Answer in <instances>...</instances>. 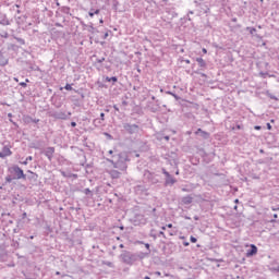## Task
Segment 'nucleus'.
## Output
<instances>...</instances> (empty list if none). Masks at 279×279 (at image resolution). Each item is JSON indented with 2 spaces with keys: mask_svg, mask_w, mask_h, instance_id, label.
<instances>
[{
  "mask_svg": "<svg viewBox=\"0 0 279 279\" xmlns=\"http://www.w3.org/2000/svg\"><path fill=\"white\" fill-rule=\"evenodd\" d=\"M32 160H34V157L28 156V157H26V159H25L24 161H22V165L27 166V165H28V162H29V161H32Z\"/></svg>",
  "mask_w": 279,
  "mask_h": 279,
  "instance_id": "24",
  "label": "nucleus"
},
{
  "mask_svg": "<svg viewBox=\"0 0 279 279\" xmlns=\"http://www.w3.org/2000/svg\"><path fill=\"white\" fill-rule=\"evenodd\" d=\"M61 175H62L63 178H72V173H71V172L61 171Z\"/></svg>",
  "mask_w": 279,
  "mask_h": 279,
  "instance_id": "28",
  "label": "nucleus"
},
{
  "mask_svg": "<svg viewBox=\"0 0 279 279\" xmlns=\"http://www.w3.org/2000/svg\"><path fill=\"white\" fill-rule=\"evenodd\" d=\"M29 70L31 71H40V68L38 65H31Z\"/></svg>",
  "mask_w": 279,
  "mask_h": 279,
  "instance_id": "31",
  "label": "nucleus"
},
{
  "mask_svg": "<svg viewBox=\"0 0 279 279\" xmlns=\"http://www.w3.org/2000/svg\"><path fill=\"white\" fill-rule=\"evenodd\" d=\"M41 154L51 162V160H53V154H56V147L48 146L46 149L41 150Z\"/></svg>",
  "mask_w": 279,
  "mask_h": 279,
  "instance_id": "8",
  "label": "nucleus"
},
{
  "mask_svg": "<svg viewBox=\"0 0 279 279\" xmlns=\"http://www.w3.org/2000/svg\"><path fill=\"white\" fill-rule=\"evenodd\" d=\"M137 191H143V186L138 185Z\"/></svg>",
  "mask_w": 279,
  "mask_h": 279,
  "instance_id": "57",
  "label": "nucleus"
},
{
  "mask_svg": "<svg viewBox=\"0 0 279 279\" xmlns=\"http://www.w3.org/2000/svg\"><path fill=\"white\" fill-rule=\"evenodd\" d=\"M71 126L72 128H77V123L76 122H71Z\"/></svg>",
  "mask_w": 279,
  "mask_h": 279,
  "instance_id": "44",
  "label": "nucleus"
},
{
  "mask_svg": "<svg viewBox=\"0 0 279 279\" xmlns=\"http://www.w3.org/2000/svg\"><path fill=\"white\" fill-rule=\"evenodd\" d=\"M105 82H112V84L114 85L116 83L119 82V78L117 76H106L105 77Z\"/></svg>",
  "mask_w": 279,
  "mask_h": 279,
  "instance_id": "17",
  "label": "nucleus"
},
{
  "mask_svg": "<svg viewBox=\"0 0 279 279\" xmlns=\"http://www.w3.org/2000/svg\"><path fill=\"white\" fill-rule=\"evenodd\" d=\"M13 180H16V179L13 178L11 174H8V175L5 177V183H7V184H11V182H12Z\"/></svg>",
  "mask_w": 279,
  "mask_h": 279,
  "instance_id": "22",
  "label": "nucleus"
},
{
  "mask_svg": "<svg viewBox=\"0 0 279 279\" xmlns=\"http://www.w3.org/2000/svg\"><path fill=\"white\" fill-rule=\"evenodd\" d=\"M107 162H110V165H112L114 169H119V171H128L130 156H128V153H120L113 155L111 159H107Z\"/></svg>",
  "mask_w": 279,
  "mask_h": 279,
  "instance_id": "2",
  "label": "nucleus"
},
{
  "mask_svg": "<svg viewBox=\"0 0 279 279\" xmlns=\"http://www.w3.org/2000/svg\"><path fill=\"white\" fill-rule=\"evenodd\" d=\"M0 25H10V20L4 14H0Z\"/></svg>",
  "mask_w": 279,
  "mask_h": 279,
  "instance_id": "14",
  "label": "nucleus"
},
{
  "mask_svg": "<svg viewBox=\"0 0 279 279\" xmlns=\"http://www.w3.org/2000/svg\"><path fill=\"white\" fill-rule=\"evenodd\" d=\"M140 245H145V247H146V250H147V252H146V254H148V256H149V254H151V248H149L150 246H149V243H145V242H143V241H138L137 242Z\"/></svg>",
  "mask_w": 279,
  "mask_h": 279,
  "instance_id": "18",
  "label": "nucleus"
},
{
  "mask_svg": "<svg viewBox=\"0 0 279 279\" xmlns=\"http://www.w3.org/2000/svg\"><path fill=\"white\" fill-rule=\"evenodd\" d=\"M182 203L185 204V205H189V204H193V198L191 195H187V196H184L182 198Z\"/></svg>",
  "mask_w": 279,
  "mask_h": 279,
  "instance_id": "16",
  "label": "nucleus"
},
{
  "mask_svg": "<svg viewBox=\"0 0 279 279\" xmlns=\"http://www.w3.org/2000/svg\"><path fill=\"white\" fill-rule=\"evenodd\" d=\"M119 5H120L119 0L112 1V8H113L114 12H117V10H119Z\"/></svg>",
  "mask_w": 279,
  "mask_h": 279,
  "instance_id": "21",
  "label": "nucleus"
},
{
  "mask_svg": "<svg viewBox=\"0 0 279 279\" xmlns=\"http://www.w3.org/2000/svg\"><path fill=\"white\" fill-rule=\"evenodd\" d=\"M1 38H10V34H8V32L2 33Z\"/></svg>",
  "mask_w": 279,
  "mask_h": 279,
  "instance_id": "33",
  "label": "nucleus"
},
{
  "mask_svg": "<svg viewBox=\"0 0 279 279\" xmlns=\"http://www.w3.org/2000/svg\"><path fill=\"white\" fill-rule=\"evenodd\" d=\"M183 245H184V247H189V245H191V243H189V242H183Z\"/></svg>",
  "mask_w": 279,
  "mask_h": 279,
  "instance_id": "43",
  "label": "nucleus"
},
{
  "mask_svg": "<svg viewBox=\"0 0 279 279\" xmlns=\"http://www.w3.org/2000/svg\"><path fill=\"white\" fill-rule=\"evenodd\" d=\"M271 210L277 211L279 210V207H271Z\"/></svg>",
  "mask_w": 279,
  "mask_h": 279,
  "instance_id": "51",
  "label": "nucleus"
},
{
  "mask_svg": "<svg viewBox=\"0 0 279 279\" xmlns=\"http://www.w3.org/2000/svg\"><path fill=\"white\" fill-rule=\"evenodd\" d=\"M101 10L99 9H90L88 12V15L90 16V19H93V16H95V14H100Z\"/></svg>",
  "mask_w": 279,
  "mask_h": 279,
  "instance_id": "19",
  "label": "nucleus"
},
{
  "mask_svg": "<svg viewBox=\"0 0 279 279\" xmlns=\"http://www.w3.org/2000/svg\"><path fill=\"white\" fill-rule=\"evenodd\" d=\"M159 236H163V239H167V236L165 235V232H163V231H160V232H159Z\"/></svg>",
  "mask_w": 279,
  "mask_h": 279,
  "instance_id": "42",
  "label": "nucleus"
},
{
  "mask_svg": "<svg viewBox=\"0 0 279 279\" xmlns=\"http://www.w3.org/2000/svg\"><path fill=\"white\" fill-rule=\"evenodd\" d=\"M162 138H165V135H162V134H157V141H162Z\"/></svg>",
  "mask_w": 279,
  "mask_h": 279,
  "instance_id": "40",
  "label": "nucleus"
},
{
  "mask_svg": "<svg viewBox=\"0 0 279 279\" xmlns=\"http://www.w3.org/2000/svg\"><path fill=\"white\" fill-rule=\"evenodd\" d=\"M102 123H104V121L99 118H96L93 121V125H95V128H99Z\"/></svg>",
  "mask_w": 279,
  "mask_h": 279,
  "instance_id": "20",
  "label": "nucleus"
},
{
  "mask_svg": "<svg viewBox=\"0 0 279 279\" xmlns=\"http://www.w3.org/2000/svg\"><path fill=\"white\" fill-rule=\"evenodd\" d=\"M190 241H191V243H195L197 241V238L191 235Z\"/></svg>",
  "mask_w": 279,
  "mask_h": 279,
  "instance_id": "39",
  "label": "nucleus"
},
{
  "mask_svg": "<svg viewBox=\"0 0 279 279\" xmlns=\"http://www.w3.org/2000/svg\"><path fill=\"white\" fill-rule=\"evenodd\" d=\"M195 135L201 136V138H204V141H208V138H210V133H208L202 129H197L195 131Z\"/></svg>",
  "mask_w": 279,
  "mask_h": 279,
  "instance_id": "10",
  "label": "nucleus"
},
{
  "mask_svg": "<svg viewBox=\"0 0 279 279\" xmlns=\"http://www.w3.org/2000/svg\"><path fill=\"white\" fill-rule=\"evenodd\" d=\"M27 217V213H23L22 218L25 219Z\"/></svg>",
  "mask_w": 279,
  "mask_h": 279,
  "instance_id": "52",
  "label": "nucleus"
},
{
  "mask_svg": "<svg viewBox=\"0 0 279 279\" xmlns=\"http://www.w3.org/2000/svg\"><path fill=\"white\" fill-rule=\"evenodd\" d=\"M113 109L116 110V112H119V107L117 105H113Z\"/></svg>",
  "mask_w": 279,
  "mask_h": 279,
  "instance_id": "47",
  "label": "nucleus"
},
{
  "mask_svg": "<svg viewBox=\"0 0 279 279\" xmlns=\"http://www.w3.org/2000/svg\"><path fill=\"white\" fill-rule=\"evenodd\" d=\"M166 94H167V95H171L172 97H174V99H175L177 101H180V96H178L175 93H173V92H166Z\"/></svg>",
  "mask_w": 279,
  "mask_h": 279,
  "instance_id": "23",
  "label": "nucleus"
},
{
  "mask_svg": "<svg viewBox=\"0 0 279 279\" xmlns=\"http://www.w3.org/2000/svg\"><path fill=\"white\" fill-rule=\"evenodd\" d=\"M102 62H106V58L105 57L96 58V64H102Z\"/></svg>",
  "mask_w": 279,
  "mask_h": 279,
  "instance_id": "26",
  "label": "nucleus"
},
{
  "mask_svg": "<svg viewBox=\"0 0 279 279\" xmlns=\"http://www.w3.org/2000/svg\"><path fill=\"white\" fill-rule=\"evenodd\" d=\"M27 173H29V175L28 177L26 175V180H34V181L38 180V174L35 173L34 171L27 170Z\"/></svg>",
  "mask_w": 279,
  "mask_h": 279,
  "instance_id": "13",
  "label": "nucleus"
},
{
  "mask_svg": "<svg viewBox=\"0 0 279 279\" xmlns=\"http://www.w3.org/2000/svg\"><path fill=\"white\" fill-rule=\"evenodd\" d=\"M72 178L77 179V174L72 173Z\"/></svg>",
  "mask_w": 279,
  "mask_h": 279,
  "instance_id": "62",
  "label": "nucleus"
},
{
  "mask_svg": "<svg viewBox=\"0 0 279 279\" xmlns=\"http://www.w3.org/2000/svg\"><path fill=\"white\" fill-rule=\"evenodd\" d=\"M270 270L275 271L276 274H279V265L277 267H272Z\"/></svg>",
  "mask_w": 279,
  "mask_h": 279,
  "instance_id": "36",
  "label": "nucleus"
},
{
  "mask_svg": "<svg viewBox=\"0 0 279 279\" xmlns=\"http://www.w3.org/2000/svg\"><path fill=\"white\" fill-rule=\"evenodd\" d=\"M254 130H262V126L260 125H255Z\"/></svg>",
  "mask_w": 279,
  "mask_h": 279,
  "instance_id": "48",
  "label": "nucleus"
},
{
  "mask_svg": "<svg viewBox=\"0 0 279 279\" xmlns=\"http://www.w3.org/2000/svg\"><path fill=\"white\" fill-rule=\"evenodd\" d=\"M83 193H84L85 195H90L92 191H90V189L86 187V189L83 191Z\"/></svg>",
  "mask_w": 279,
  "mask_h": 279,
  "instance_id": "34",
  "label": "nucleus"
},
{
  "mask_svg": "<svg viewBox=\"0 0 279 279\" xmlns=\"http://www.w3.org/2000/svg\"><path fill=\"white\" fill-rule=\"evenodd\" d=\"M8 64V58L3 56V53L0 52V66H7Z\"/></svg>",
  "mask_w": 279,
  "mask_h": 279,
  "instance_id": "15",
  "label": "nucleus"
},
{
  "mask_svg": "<svg viewBox=\"0 0 279 279\" xmlns=\"http://www.w3.org/2000/svg\"><path fill=\"white\" fill-rule=\"evenodd\" d=\"M123 130H125L128 134H138L141 126H138V124L123 123Z\"/></svg>",
  "mask_w": 279,
  "mask_h": 279,
  "instance_id": "6",
  "label": "nucleus"
},
{
  "mask_svg": "<svg viewBox=\"0 0 279 279\" xmlns=\"http://www.w3.org/2000/svg\"><path fill=\"white\" fill-rule=\"evenodd\" d=\"M119 247H120L121 250H123V247H125V245L120 244Z\"/></svg>",
  "mask_w": 279,
  "mask_h": 279,
  "instance_id": "60",
  "label": "nucleus"
},
{
  "mask_svg": "<svg viewBox=\"0 0 279 279\" xmlns=\"http://www.w3.org/2000/svg\"><path fill=\"white\" fill-rule=\"evenodd\" d=\"M203 53H208V50L206 48H203Z\"/></svg>",
  "mask_w": 279,
  "mask_h": 279,
  "instance_id": "58",
  "label": "nucleus"
},
{
  "mask_svg": "<svg viewBox=\"0 0 279 279\" xmlns=\"http://www.w3.org/2000/svg\"><path fill=\"white\" fill-rule=\"evenodd\" d=\"M109 175L112 180H119V178H121V172L118 170H110Z\"/></svg>",
  "mask_w": 279,
  "mask_h": 279,
  "instance_id": "12",
  "label": "nucleus"
},
{
  "mask_svg": "<svg viewBox=\"0 0 279 279\" xmlns=\"http://www.w3.org/2000/svg\"><path fill=\"white\" fill-rule=\"evenodd\" d=\"M8 171L15 180H27V174L16 165L9 167Z\"/></svg>",
  "mask_w": 279,
  "mask_h": 279,
  "instance_id": "3",
  "label": "nucleus"
},
{
  "mask_svg": "<svg viewBox=\"0 0 279 279\" xmlns=\"http://www.w3.org/2000/svg\"><path fill=\"white\" fill-rule=\"evenodd\" d=\"M195 221H199V216H194Z\"/></svg>",
  "mask_w": 279,
  "mask_h": 279,
  "instance_id": "53",
  "label": "nucleus"
},
{
  "mask_svg": "<svg viewBox=\"0 0 279 279\" xmlns=\"http://www.w3.org/2000/svg\"><path fill=\"white\" fill-rule=\"evenodd\" d=\"M268 97L270 99H274L275 101H278V97H276L275 95L268 94Z\"/></svg>",
  "mask_w": 279,
  "mask_h": 279,
  "instance_id": "37",
  "label": "nucleus"
},
{
  "mask_svg": "<svg viewBox=\"0 0 279 279\" xmlns=\"http://www.w3.org/2000/svg\"><path fill=\"white\" fill-rule=\"evenodd\" d=\"M184 62H185L186 64H191V60H189V59L184 60Z\"/></svg>",
  "mask_w": 279,
  "mask_h": 279,
  "instance_id": "56",
  "label": "nucleus"
},
{
  "mask_svg": "<svg viewBox=\"0 0 279 279\" xmlns=\"http://www.w3.org/2000/svg\"><path fill=\"white\" fill-rule=\"evenodd\" d=\"M109 34L106 33L105 36H104V39L106 40V38H108Z\"/></svg>",
  "mask_w": 279,
  "mask_h": 279,
  "instance_id": "59",
  "label": "nucleus"
},
{
  "mask_svg": "<svg viewBox=\"0 0 279 279\" xmlns=\"http://www.w3.org/2000/svg\"><path fill=\"white\" fill-rule=\"evenodd\" d=\"M100 121H106V113L104 112L100 113Z\"/></svg>",
  "mask_w": 279,
  "mask_h": 279,
  "instance_id": "38",
  "label": "nucleus"
},
{
  "mask_svg": "<svg viewBox=\"0 0 279 279\" xmlns=\"http://www.w3.org/2000/svg\"><path fill=\"white\" fill-rule=\"evenodd\" d=\"M267 130H271V124L267 123Z\"/></svg>",
  "mask_w": 279,
  "mask_h": 279,
  "instance_id": "55",
  "label": "nucleus"
},
{
  "mask_svg": "<svg viewBox=\"0 0 279 279\" xmlns=\"http://www.w3.org/2000/svg\"><path fill=\"white\" fill-rule=\"evenodd\" d=\"M258 254V247L255 244H251L250 250L246 251V258H252Z\"/></svg>",
  "mask_w": 279,
  "mask_h": 279,
  "instance_id": "9",
  "label": "nucleus"
},
{
  "mask_svg": "<svg viewBox=\"0 0 279 279\" xmlns=\"http://www.w3.org/2000/svg\"><path fill=\"white\" fill-rule=\"evenodd\" d=\"M147 256H149V253H145V252L134 253L132 251L123 250L119 255V259L123 263V265H128L129 267H132L133 265H136L138 260H144V258H147Z\"/></svg>",
  "mask_w": 279,
  "mask_h": 279,
  "instance_id": "1",
  "label": "nucleus"
},
{
  "mask_svg": "<svg viewBox=\"0 0 279 279\" xmlns=\"http://www.w3.org/2000/svg\"><path fill=\"white\" fill-rule=\"evenodd\" d=\"M274 219H278V214H274Z\"/></svg>",
  "mask_w": 279,
  "mask_h": 279,
  "instance_id": "61",
  "label": "nucleus"
},
{
  "mask_svg": "<svg viewBox=\"0 0 279 279\" xmlns=\"http://www.w3.org/2000/svg\"><path fill=\"white\" fill-rule=\"evenodd\" d=\"M247 32H250V34L252 36H254V34H256V28L255 27H246Z\"/></svg>",
  "mask_w": 279,
  "mask_h": 279,
  "instance_id": "27",
  "label": "nucleus"
},
{
  "mask_svg": "<svg viewBox=\"0 0 279 279\" xmlns=\"http://www.w3.org/2000/svg\"><path fill=\"white\" fill-rule=\"evenodd\" d=\"M71 111H54L50 114L53 119H59L61 121H66L71 119Z\"/></svg>",
  "mask_w": 279,
  "mask_h": 279,
  "instance_id": "5",
  "label": "nucleus"
},
{
  "mask_svg": "<svg viewBox=\"0 0 279 279\" xmlns=\"http://www.w3.org/2000/svg\"><path fill=\"white\" fill-rule=\"evenodd\" d=\"M102 265H106L107 267H111V269L114 268V264L112 262L105 260L102 262Z\"/></svg>",
  "mask_w": 279,
  "mask_h": 279,
  "instance_id": "25",
  "label": "nucleus"
},
{
  "mask_svg": "<svg viewBox=\"0 0 279 279\" xmlns=\"http://www.w3.org/2000/svg\"><path fill=\"white\" fill-rule=\"evenodd\" d=\"M8 117H9V118H12V113H8Z\"/></svg>",
  "mask_w": 279,
  "mask_h": 279,
  "instance_id": "64",
  "label": "nucleus"
},
{
  "mask_svg": "<svg viewBox=\"0 0 279 279\" xmlns=\"http://www.w3.org/2000/svg\"><path fill=\"white\" fill-rule=\"evenodd\" d=\"M0 158H5V155L3 154V150L0 151Z\"/></svg>",
  "mask_w": 279,
  "mask_h": 279,
  "instance_id": "49",
  "label": "nucleus"
},
{
  "mask_svg": "<svg viewBox=\"0 0 279 279\" xmlns=\"http://www.w3.org/2000/svg\"><path fill=\"white\" fill-rule=\"evenodd\" d=\"M163 140H165V141H170L169 135H163Z\"/></svg>",
  "mask_w": 279,
  "mask_h": 279,
  "instance_id": "46",
  "label": "nucleus"
},
{
  "mask_svg": "<svg viewBox=\"0 0 279 279\" xmlns=\"http://www.w3.org/2000/svg\"><path fill=\"white\" fill-rule=\"evenodd\" d=\"M169 234H170V236H175V231L171 230V231H169Z\"/></svg>",
  "mask_w": 279,
  "mask_h": 279,
  "instance_id": "41",
  "label": "nucleus"
},
{
  "mask_svg": "<svg viewBox=\"0 0 279 279\" xmlns=\"http://www.w3.org/2000/svg\"><path fill=\"white\" fill-rule=\"evenodd\" d=\"M15 40H17V43H20V45H25V39L21 38V37H14Z\"/></svg>",
  "mask_w": 279,
  "mask_h": 279,
  "instance_id": "30",
  "label": "nucleus"
},
{
  "mask_svg": "<svg viewBox=\"0 0 279 279\" xmlns=\"http://www.w3.org/2000/svg\"><path fill=\"white\" fill-rule=\"evenodd\" d=\"M31 123H40V119L29 118Z\"/></svg>",
  "mask_w": 279,
  "mask_h": 279,
  "instance_id": "32",
  "label": "nucleus"
},
{
  "mask_svg": "<svg viewBox=\"0 0 279 279\" xmlns=\"http://www.w3.org/2000/svg\"><path fill=\"white\" fill-rule=\"evenodd\" d=\"M122 106H128V101H126V100H123V101H122Z\"/></svg>",
  "mask_w": 279,
  "mask_h": 279,
  "instance_id": "54",
  "label": "nucleus"
},
{
  "mask_svg": "<svg viewBox=\"0 0 279 279\" xmlns=\"http://www.w3.org/2000/svg\"><path fill=\"white\" fill-rule=\"evenodd\" d=\"M196 62L199 66L198 70L195 71L196 75H201V77H208L204 71L208 69V63L202 57L196 58Z\"/></svg>",
  "mask_w": 279,
  "mask_h": 279,
  "instance_id": "4",
  "label": "nucleus"
},
{
  "mask_svg": "<svg viewBox=\"0 0 279 279\" xmlns=\"http://www.w3.org/2000/svg\"><path fill=\"white\" fill-rule=\"evenodd\" d=\"M155 276L160 277V276H162V272H160V271H155Z\"/></svg>",
  "mask_w": 279,
  "mask_h": 279,
  "instance_id": "45",
  "label": "nucleus"
},
{
  "mask_svg": "<svg viewBox=\"0 0 279 279\" xmlns=\"http://www.w3.org/2000/svg\"><path fill=\"white\" fill-rule=\"evenodd\" d=\"M27 82H29V78H26L25 82H21L20 86H22V88H27Z\"/></svg>",
  "mask_w": 279,
  "mask_h": 279,
  "instance_id": "29",
  "label": "nucleus"
},
{
  "mask_svg": "<svg viewBox=\"0 0 279 279\" xmlns=\"http://www.w3.org/2000/svg\"><path fill=\"white\" fill-rule=\"evenodd\" d=\"M144 279H151L149 276L144 277Z\"/></svg>",
  "mask_w": 279,
  "mask_h": 279,
  "instance_id": "63",
  "label": "nucleus"
},
{
  "mask_svg": "<svg viewBox=\"0 0 279 279\" xmlns=\"http://www.w3.org/2000/svg\"><path fill=\"white\" fill-rule=\"evenodd\" d=\"M166 228H173V225L172 223H168V225H166Z\"/></svg>",
  "mask_w": 279,
  "mask_h": 279,
  "instance_id": "50",
  "label": "nucleus"
},
{
  "mask_svg": "<svg viewBox=\"0 0 279 279\" xmlns=\"http://www.w3.org/2000/svg\"><path fill=\"white\" fill-rule=\"evenodd\" d=\"M161 171H162L163 175H166V181H165L166 186H173V184H175V182H178V180H175L169 173V171H167V169L162 168Z\"/></svg>",
  "mask_w": 279,
  "mask_h": 279,
  "instance_id": "7",
  "label": "nucleus"
},
{
  "mask_svg": "<svg viewBox=\"0 0 279 279\" xmlns=\"http://www.w3.org/2000/svg\"><path fill=\"white\" fill-rule=\"evenodd\" d=\"M2 154L4 155L5 158L12 156V146L11 145H4L2 147Z\"/></svg>",
  "mask_w": 279,
  "mask_h": 279,
  "instance_id": "11",
  "label": "nucleus"
},
{
  "mask_svg": "<svg viewBox=\"0 0 279 279\" xmlns=\"http://www.w3.org/2000/svg\"><path fill=\"white\" fill-rule=\"evenodd\" d=\"M64 88L65 90H73V86H71V84H66Z\"/></svg>",
  "mask_w": 279,
  "mask_h": 279,
  "instance_id": "35",
  "label": "nucleus"
}]
</instances>
